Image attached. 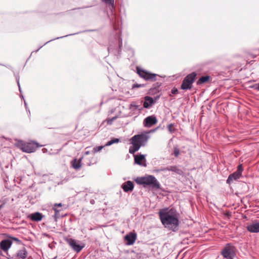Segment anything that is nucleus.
<instances>
[{
    "label": "nucleus",
    "mask_w": 259,
    "mask_h": 259,
    "mask_svg": "<svg viewBox=\"0 0 259 259\" xmlns=\"http://www.w3.org/2000/svg\"><path fill=\"white\" fill-rule=\"evenodd\" d=\"M158 213L161 222L165 228L173 231L177 230L179 222L176 209L168 208H163L160 209Z\"/></svg>",
    "instance_id": "f257e3e1"
},
{
    "label": "nucleus",
    "mask_w": 259,
    "mask_h": 259,
    "mask_svg": "<svg viewBox=\"0 0 259 259\" xmlns=\"http://www.w3.org/2000/svg\"><path fill=\"white\" fill-rule=\"evenodd\" d=\"M149 139L148 133H142L135 135L130 139V143L132 145L129 148V152L134 154L139 149L146 145Z\"/></svg>",
    "instance_id": "f03ea898"
},
{
    "label": "nucleus",
    "mask_w": 259,
    "mask_h": 259,
    "mask_svg": "<svg viewBox=\"0 0 259 259\" xmlns=\"http://www.w3.org/2000/svg\"><path fill=\"white\" fill-rule=\"evenodd\" d=\"M136 183L140 185H143L144 187L149 186L152 188L158 189L160 185L157 180L152 175H149L144 177H138L135 179Z\"/></svg>",
    "instance_id": "7ed1b4c3"
},
{
    "label": "nucleus",
    "mask_w": 259,
    "mask_h": 259,
    "mask_svg": "<svg viewBox=\"0 0 259 259\" xmlns=\"http://www.w3.org/2000/svg\"><path fill=\"white\" fill-rule=\"evenodd\" d=\"M196 76V73L194 72L187 75L181 84V89L185 90L191 89Z\"/></svg>",
    "instance_id": "20e7f679"
},
{
    "label": "nucleus",
    "mask_w": 259,
    "mask_h": 259,
    "mask_svg": "<svg viewBox=\"0 0 259 259\" xmlns=\"http://www.w3.org/2000/svg\"><path fill=\"white\" fill-rule=\"evenodd\" d=\"M235 247L230 243L227 244L222 250V254L227 259H233L235 255Z\"/></svg>",
    "instance_id": "39448f33"
},
{
    "label": "nucleus",
    "mask_w": 259,
    "mask_h": 259,
    "mask_svg": "<svg viewBox=\"0 0 259 259\" xmlns=\"http://www.w3.org/2000/svg\"><path fill=\"white\" fill-rule=\"evenodd\" d=\"M19 146L20 149L22 151L28 153L34 152L36 150V148L39 146L38 143L35 142H21L19 144Z\"/></svg>",
    "instance_id": "423d86ee"
},
{
    "label": "nucleus",
    "mask_w": 259,
    "mask_h": 259,
    "mask_svg": "<svg viewBox=\"0 0 259 259\" xmlns=\"http://www.w3.org/2000/svg\"><path fill=\"white\" fill-rule=\"evenodd\" d=\"M137 73L140 77L146 80L155 81L156 74L151 73L145 70L141 69L138 67L137 68Z\"/></svg>",
    "instance_id": "0eeeda50"
},
{
    "label": "nucleus",
    "mask_w": 259,
    "mask_h": 259,
    "mask_svg": "<svg viewBox=\"0 0 259 259\" xmlns=\"http://www.w3.org/2000/svg\"><path fill=\"white\" fill-rule=\"evenodd\" d=\"M67 242L71 247V248L76 252H79L84 247L82 243L79 244L78 241L72 238L67 239Z\"/></svg>",
    "instance_id": "6e6552de"
},
{
    "label": "nucleus",
    "mask_w": 259,
    "mask_h": 259,
    "mask_svg": "<svg viewBox=\"0 0 259 259\" xmlns=\"http://www.w3.org/2000/svg\"><path fill=\"white\" fill-rule=\"evenodd\" d=\"M157 122L156 117L154 115L147 117L144 120L143 124L144 126L150 127Z\"/></svg>",
    "instance_id": "1a4fd4ad"
},
{
    "label": "nucleus",
    "mask_w": 259,
    "mask_h": 259,
    "mask_svg": "<svg viewBox=\"0 0 259 259\" xmlns=\"http://www.w3.org/2000/svg\"><path fill=\"white\" fill-rule=\"evenodd\" d=\"M137 238V234L135 233H130L124 237L125 244L128 245H133Z\"/></svg>",
    "instance_id": "9d476101"
},
{
    "label": "nucleus",
    "mask_w": 259,
    "mask_h": 259,
    "mask_svg": "<svg viewBox=\"0 0 259 259\" xmlns=\"http://www.w3.org/2000/svg\"><path fill=\"white\" fill-rule=\"evenodd\" d=\"M27 251L23 248L19 250L15 254L12 256V259H25L27 257Z\"/></svg>",
    "instance_id": "9b49d317"
},
{
    "label": "nucleus",
    "mask_w": 259,
    "mask_h": 259,
    "mask_svg": "<svg viewBox=\"0 0 259 259\" xmlns=\"http://www.w3.org/2000/svg\"><path fill=\"white\" fill-rule=\"evenodd\" d=\"M135 158V162L137 164L140 165H142L143 166H146V159L145 158V155L143 154L140 155H136L134 156Z\"/></svg>",
    "instance_id": "f8f14e48"
},
{
    "label": "nucleus",
    "mask_w": 259,
    "mask_h": 259,
    "mask_svg": "<svg viewBox=\"0 0 259 259\" xmlns=\"http://www.w3.org/2000/svg\"><path fill=\"white\" fill-rule=\"evenodd\" d=\"M247 230L251 233L259 232V222H253L247 226Z\"/></svg>",
    "instance_id": "ddd939ff"
},
{
    "label": "nucleus",
    "mask_w": 259,
    "mask_h": 259,
    "mask_svg": "<svg viewBox=\"0 0 259 259\" xmlns=\"http://www.w3.org/2000/svg\"><path fill=\"white\" fill-rule=\"evenodd\" d=\"M12 244V242L11 240L9 239H5L0 242V247L3 250L6 251L9 249Z\"/></svg>",
    "instance_id": "4468645a"
},
{
    "label": "nucleus",
    "mask_w": 259,
    "mask_h": 259,
    "mask_svg": "<svg viewBox=\"0 0 259 259\" xmlns=\"http://www.w3.org/2000/svg\"><path fill=\"white\" fill-rule=\"evenodd\" d=\"M134 187V185L133 183L130 181H128L124 183L121 186L122 189L125 192L132 191L133 190Z\"/></svg>",
    "instance_id": "2eb2a0df"
},
{
    "label": "nucleus",
    "mask_w": 259,
    "mask_h": 259,
    "mask_svg": "<svg viewBox=\"0 0 259 259\" xmlns=\"http://www.w3.org/2000/svg\"><path fill=\"white\" fill-rule=\"evenodd\" d=\"M44 215L39 212H35L28 215V218L33 221L38 222L42 220Z\"/></svg>",
    "instance_id": "dca6fc26"
},
{
    "label": "nucleus",
    "mask_w": 259,
    "mask_h": 259,
    "mask_svg": "<svg viewBox=\"0 0 259 259\" xmlns=\"http://www.w3.org/2000/svg\"><path fill=\"white\" fill-rule=\"evenodd\" d=\"M82 158H80L79 159H77L76 158L74 159L71 162V164L72 167L76 169H79L81 166V160Z\"/></svg>",
    "instance_id": "f3484780"
},
{
    "label": "nucleus",
    "mask_w": 259,
    "mask_h": 259,
    "mask_svg": "<svg viewBox=\"0 0 259 259\" xmlns=\"http://www.w3.org/2000/svg\"><path fill=\"white\" fill-rule=\"evenodd\" d=\"M154 104V100L152 97L146 96L143 106L145 108H149Z\"/></svg>",
    "instance_id": "a211bd4d"
},
{
    "label": "nucleus",
    "mask_w": 259,
    "mask_h": 259,
    "mask_svg": "<svg viewBox=\"0 0 259 259\" xmlns=\"http://www.w3.org/2000/svg\"><path fill=\"white\" fill-rule=\"evenodd\" d=\"M241 176V174L238 173V172L236 171L235 172H234L232 174H231L229 176V177L227 180V182L228 183L230 184L231 182H232L234 180H236L239 179L240 178Z\"/></svg>",
    "instance_id": "6ab92c4d"
},
{
    "label": "nucleus",
    "mask_w": 259,
    "mask_h": 259,
    "mask_svg": "<svg viewBox=\"0 0 259 259\" xmlns=\"http://www.w3.org/2000/svg\"><path fill=\"white\" fill-rule=\"evenodd\" d=\"M113 144V138L111 139V140L107 143L104 146H100L98 147H95L93 149V153H96L100 151L103 148H104L105 146H108L111 145Z\"/></svg>",
    "instance_id": "aec40b11"
},
{
    "label": "nucleus",
    "mask_w": 259,
    "mask_h": 259,
    "mask_svg": "<svg viewBox=\"0 0 259 259\" xmlns=\"http://www.w3.org/2000/svg\"><path fill=\"white\" fill-rule=\"evenodd\" d=\"M167 171H174L178 174H181L182 173V170L179 169L176 166H169L167 167Z\"/></svg>",
    "instance_id": "412c9836"
},
{
    "label": "nucleus",
    "mask_w": 259,
    "mask_h": 259,
    "mask_svg": "<svg viewBox=\"0 0 259 259\" xmlns=\"http://www.w3.org/2000/svg\"><path fill=\"white\" fill-rule=\"evenodd\" d=\"M209 77L208 76H204L201 77L197 82L198 85L201 84L208 81Z\"/></svg>",
    "instance_id": "4be33fe9"
},
{
    "label": "nucleus",
    "mask_w": 259,
    "mask_h": 259,
    "mask_svg": "<svg viewBox=\"0 0 259 259\" xmlns=\"http://www.w3.org/2000/svg\"><path fill=\"white\" fill-rule=\"evenodd\" d=\"M103 3L108 6L112 10L113 9V0H101Z\"/></svg>",
    "instance_id": "5701e85b"
},
{
    "label": "nucleus",
    "mask_w": 259,
    "mask_h": 259,
    "mask_svg": "<svg viewBox=\"0 0 259 259\" xmlns=\"http://www.w3.org/2000/svg\"><path fill=\"white\" fill-rule=\"evenodd\" d=\"M53 210L55 211V214L53 216V217L55 219V221L56 222L57 221V219L60 217L59 216V210L57 209L55 207H53Z\"/></svg>",
    "instance_id": "b1692460"
},
{
    "label": "nucleus",
    "mask_w": 259,
    "mask_h": 259,
    "mask_svg": "<svg viewBox=\"0 0 259 259\" xmlns=\"http://www.w3.org/2000/svg\"><path fill=\"white\" fill-rule=\"evenodd\" d=\"M174 154L176 157H178L179 155V150L177 148H174Z\"/></svg>",
    "instance_id": "393cba45"
},
{
    "label": "nucleus",
    "mask_w": 259,
    "mask_h": 259,
    "mask_svg": "<svg viewBox=\"0 0 259 259\" xmlns=\"http://www.w3.org/2000/svg\"><path fill=\"white\" fill-rule=\"evenodd\" d=\"M242 171H243V168H242V165L241 164L239 165L238 166L237 170H236V171H237L238 173L241 174Z\"/></svg>",
    "instance_id": "a878e982"
},
{
    "label": "nucleus",
    "mask_w": 259,
    "mask_h": 259,
    "mask_svg": "<svg viewBox=\"0 0 259 259\" xmlns=\"http://www.w3.org/2000/svg\"><path fill=\"white\" fill-rule=\"evenodd\" d=\"M172 127H173L172 124H170L168 126V131L171 133H174V130L172 128Z\"/></svg>",
    "instance_id": "bb28decb"
},
{
    "label": "nucleus",
    "mask_w": 259,
    "mask_h": 259,
    "mask_svg": "<svg viewBox=\"0 0 259 259\" xmlns=\"http://www.w3.org/2000/svg\"><path fill=\"white\" fill-rule=\"evenodd\" d=\"M171 92L173 94H176L178 93V90L176 88H174L171 90Z\"/></svg>",
    "instance_id": "cd10ccee"
},
{
    "label": "nucleus",
    "mask_w": 259,
    "mask_h": 259,
    "mask_svg": "<svg viewBox=\"0 0 259 259\" xmlns=\"http://www.w3.org/2000/svg\"><path fill=\"white\" fill-rule=\"evenodd\" d=\"M113 121V117L107 120V122L108 124H112Z\"/></svg>",
    "instance_id": "c85d7f7f"
},
{
    "label": "nucleus",
    "mask_w": 259,
    "mask_h": 259,
    "mask_svg": "<svg viewBox=\"0 0 259 259\" xmlns=\"http://www.w3.org/2000/svg\"><path fill=\"white\" fill-rule=\"evenodd\" d=\"M253 88L255 90L259 91V83L255 84L253 85Z\"/></svg>",
    "instance_id": "c756f323"
},
{
    "label": "nucleus",
    "mask_w": 259,
    "mask_h": 259,
    "mask_svg": "<svg viewBox=\"0 0 259 259\" xmlns=\"http://www.w3.org/2000/svg\"><path fill=\"white\" fill-rule=\"evenodd\" d=\"M167 171V167H165V168H160V169H159L157 170V172H159V171Z\"/></svg>",
    "instance_id": "7c9ffc66"
},
{
    "label": "nucleus",
    "mask_w": 259,
    "mask_h": 259,
    "mask_svg": "<svg viewBox=\"0 0 259 259\" xmlns=\"http://www.w3.org/2000/svg\"><path fill=\"white\" fill-rule=\"evenodd\" d=\"M118 41H119V49H121V48L122 47V39L120 37H119Z\"/></svg>",
    "instance_id": "2f4dec72"
},
{
    "label": "nucleus",
    "mask_w": 259,
    "mask_h": 259,
    "mask_svg": "<svg viewBox=\"0 0 259 259\" xmlns=\"http://www.w3.org/2000/svg\"><path fill=\"white\" fill-rule=\"evenodd\" d=\"M142 85L141 84H134L133 86V88H138V87H142Z\"/></svg>",
    "instance_id": "473e14b6"
},
{
    "label": "nucleus",
    "mask_w": 259,
    "mask_h": 259,
    "mask_svg": "<svg viewBox=\"0 0 259 259\" xmlns=\"http://www.w3.org/2000/svg\"><path fill=\"white\" fill-rule=\"evenodd\" d=\"M17 83H18V85L19 87V91H20V92H21V88H20V83H19V78H17Z\"/></svg>",
    "instance_id": "72a5a7b5"
},
{
    "label": "nucleus",
    "mask_w": 259,
    "mask_h": 259,
    "mask_svg": "<svg viewBox=\"0 0 259 259\" xmlns=\"http://www.w3.org/2000/svg\"><path fill=\"white\" fill-rule=\"evenodd\" d=\"M56 206H62V204L61 203H58H58H56V204H54L53 207H55L56 208Z\"/></svg>",
    "instance_id": "f704fd0d"
},
{
    "label": "nucleus",
    "mask_w": 259,
    "mask_h": 259,
    "mask_svg": "<svg viewBox=\"0 0 259 259\" xmlns=\"http://www.w3.org/2000/svg\"><path fill=\"white\" fill-rule=\"evenodd\" d=\"M119 141V140L117 138H114V143H117Z\"/></svg>",
    "instance_id": "c9c22d12"
},
{
    "label": "nucleus",
    "mask_w": 259,
    "mask_h": 259,
    "mask_svg": "<svg viewBox=\"0 0 259 259\" xmlns=\"http://www.w3.org/2000/svg\"><path fill=\"white\" fill-rule=\"evenodd\" d=\"M68 35H65V36H64L58 37H57V39H59V38H62V37H65V36H68Z\"/></svg>",
    "instance_id": "e433bc0d"
},
{
    "label": "nucleus",
    "mask_w": 259,
    "mask_h": 259,
    "mask_svg": "<svg viewBox=\"0 0 259 259\" xmlns=\"http://www.w3.org/2000/svg\"><path fill=\"white\" fill-rule=\"evenodd\" d=\"M89 153H90V152H89V151H86V152H85V155H88V154H89Z\"/></svg>",
    "instance_id": "4c0bfd02"
},
{
    "label": "nucleus",
    "mask_w": 259,
    "mask_h": 259,
    "mask_svg": "<svg viewBox=\"0 0 259 259\" xmlns=\"http://www.w3.org/2000/svg\"><path fill=\"white\" fill-rule=\"evenodd\" d=\"M3 205H4V204H3L0 205V210H1V208L3 207Z\"/></svg>",
    "instance_id": "58836bf2"
},
{
    "label": "nucleus",
    "mask_w": 259,
    "mask_h": 259,
    "mask_svg": "<svg viewBox=\"0 0 259 259\" xmlns=\"http://www.w3.org/2000/svg\"><path fill=\"white\" fill-rule=\"evenodd\" d=\"M94 202H95L94 200H93L91 201V203H92V204H94Z\"/></svg>",
    "instance_id": "ea45409f"
},
{
    "label": "nucleus",
    "mask_w": 259,
    "mask_h": 259,
    "mask_svg": "<svg viewBox=\"0 0 259 259\" xmlns=\"http://www.w3.org/2000/svg\"><path fill=\"white\" fill-rule=\"evenodd\" d=\"M52 40H49L47 42H46V44H47L48 42H50L51 41H52Z\"/></svg>",
    "instance_id": "a19ab883"
},
{
    "label": "nucleus",
    "mask_w": 259,
    "mask_h": 259,
    "mask_svg": "<svg viewBox=\"0 0 259 259\" xmlns=\"http://www.w3.org/2000/svg\"><path fill=\"white\" fill-rule=\"evenodd\" d=\"M42 150H43L44 152H45V150H46V149H42Z\"/></svg>",
    "instance_id": "79ce46f5"
},
{
    "label": "nucleus",
    "mask_w": 259,
    "mask_h": 259,
    "mask_svg": "<svg viewBox=\"0 0 259 259\" xmlns=\"http://www.w3.org/2000/svg\"><path fill=\"white\" fill-rule=\"evenodd\" d=\"M24 104H25V106H26V103L25 102V101H24Z\"/></svg>",
    "instance_id": "37998d69"
}]
</instances>
